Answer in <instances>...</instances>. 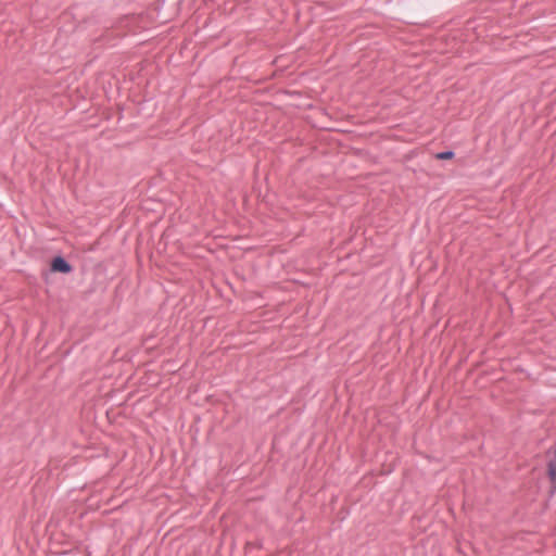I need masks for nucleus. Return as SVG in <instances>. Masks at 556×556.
I'll use <instances>...</instances> for the list:
<instances>
[{
  "label": "nucleus",
  "instance_id": "obj_1",
  "mask_svg": "<svg viewBox=\"0 0 556 556\" xmlns=\"http://www.w3.org/2000/svg\"><path fill=\"white\" fill-rule=\"evenodd\" d=\"M51 270L62 274L72 271V265L61 255L55 256L51 262Z\"/></svg>",
  "mask_w": 556,
  "mask_h": 556
},
{
  "label": "nucleus",
  "instance_id": "obj_2",
  "mask_svg": "<svg viewBox=\"0 0 556 556\" xmlns=\"http://www.w3.org/2000/svg\"><path fill=\"white\" fill-rule=\"evenodd\" d=\"M435 156L438 160H450L454 157V152L452 150H446L439 152Z\"/></svg>",
  "mask_w": 556,
  "mask_h": 556
}]
</instances>
